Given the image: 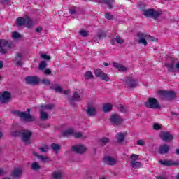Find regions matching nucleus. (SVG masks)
<instances>
[{"mask_svg":"<svg viewBox=\"0 0 179 179\" xmlns=\"http://www.w3.org/2000/svg\"><path fill=\"white\" fill-rule=\"evenodd\" d=\"M115 0H103L101 3H106L108 8V9L113 8V4L114 3Z\"/></svg>","mask_w":179,"mask_h":179,"instance_id":"473e14b6","label":"nucleus"},{"mask_svg":"<svg viewBox=\"0 0 179 179\" xmlns=\"http://www.w3.org/2000/svg\"><path fill=\"white\" fill-rule=\"evenodd\" d=\"M137 145L138 146H144V145H145V141H143V139L138 140Z\"/></svg>","mask_w":179,"mask_h":179,"instance_id":"8fccbe9b","label":"nucleus"},{"mask_svg":"<svg viewBox=\"0 0 179 179\" xmlns=\"http://www.w3.org/2000/svg\"><path fill=\"white\" fill-rule=\"evenodd\" d=\"M113 108V105L111 103H105L103 107L104 113H110Z\"/></svg>","mask_w":179,"mask_h":179,"instance_id":"c756f323","label":"nucleus"},{"mask_svg":"<svg viewBox=\"0 0 179 179\" xmlns=\"http://www.w3.org/2000/svg\"><path fill=\"white\" fill-rule=\"evenodd\" d=\"M62 136L64 138H68V136H73V138L86 139V136H83L80 132H76L73 131L72 129H69L68 130H65L62 133Z\"/></svg>","mask_w":179,"mask_h":179,"instance_id":"7ed1b4c3","label":"nucleus"},{"mask_svg":"<svg viewBox=\"0 0 179 179\" xmlns=\"http://www.w3.org/2000/svg\"><path fill=\"white\" fill-rule=\"evenodd\" d=\"M94 74L96 76H97V78H100L101 80H106V82H108V80H110L108 76H107V74L104 73V72L100 69H96L94 71Z\"/></svg>","mask_w":179,"mask_h":179,"instance_id":"f8f14e48","label":"nucleus"},{"mask_svg":"<svg viewBox=\"0 0 179 179\" xmlns=\"http://www.w3.org/2000/svg\"><path fill=\"white\" fill-rule=\"evenodd\" d=\"M14 62L17 66H22L23 65V53L17 52L15 55Z\"/></svg>","mask_w":179,"mask_h":179,"instance_id":"dca6fc26","label":"nucleus"},{"mask_svg":"<svg viewBox=\"0 0 179 179\" xmlns=\"http://www.w3.org/2000/svg\"><path fill=\"white\" fill-rule=\"evenodd\" d=\"M105 17H106V19H108V20H113V19H114V16H113L110 13H106Z\"/></svg>","mask_w":179,"mask_h":179,"instance_id":"09e8293b","label":"nucleus"},{"mask_svg":"<svg viewBox=\"0 0 179 179\" xmlns=\"http://www.w3.org/2000/svg\"><path fill=\"white\" fill-rule=\"evenodd\" d=\"M80 100H82V99L79 94V91L74 92L72 97L69 99L71 106H75V101H80Z\"/></svg>","mask_w":179,"mask_h":179,"instance_id":"2eb2a0df","label":"nucleus"},{"mask_svg":"<svg viewBox=\"0 0 179 179\" xmlns=\"http://www.w3.org/2000/svg\"><path fill=\"white\" fill-rule=\"evenodd\" d=\"M159 163L162 166H179L178 161H171L167 159H161L159 161Z\"/></svg>","mask_w":179,"mask_h":179,"instance_id":"f3484780","label":"nucleus"},{"mask_svg":"<svg viewBox=\"0 0 179 179\" xmlns=\"http://www.w3.org/2000/svg\"><path fill=\"white\" fill-rule=\"evenodd\" d=\"M35 155L38 157V159L41 160V162H47V160L48 159V158H47V157L43 156V155H38V154H35Z\"/></svg>","mask_w":179,"mask_h":179,"instance_id":"a18cd8bd","label":"nucleus"},{"mask_svg":"<svg viewBox=\"0 0 179 179\" xmlns=\"http://www.w3.org/2000/svg\"><path fill=\"white\" fill-rule=\"evenodd\" d=\"M113 66L114 68H116V69H118L120 72H127V71H128L127 67L122 66V64H120V63L114 62Z\"/></svg>","mask_w":179,"mask_h":179,"instance_id":"bb28decb","label":"nucleus"},{"mask_svg":"<svg viewBox=\"0 0 179 179\" xmlns=\"http://www.w3.org/2000/svg\"><path fill=\"white\" fill-rule=\"evenodd\" d=\"M50 89L52 90H55L56 93H61L62 92V87L59 86L58 84H53L50 86Z\"/></svg>","mask_w":179,"mask_h":179,"instance_id":"cd10ccee","label":"nucleus"},{"mask_svg":"<svg viewBox=\"0 0 179 179\" xmlns=\"http://www.w3.org/2000/svg\"><path fill=\"white\" fill-rule=\"evenodd\" d=\"M39 55L42 59H45L46 61H50V59H51V57L50 55H48L46 53H43V52H40Z\"/></svg>","mask_w":179,"mask_h":179,"instance_id":"c9c22d12","label":"nucleus"},{"mask_svg":"<svg viewBox=\"0 0 179 179\" xmlns=\"http://www.w3.org/2000/svg\"><path fill=\"white\" fill-rule=\"evenodd\" d=\"M25 82L27 85L36 86V85H38L40 79L37 76H30L25 78Z\"/></svg>","mask_w":179,"mask_h":179,"instance_id":"9d476101","label":"nucleus"},{"mask_svg":"<svg viewBox=\"0 0 179 179\" xmlns=\"http://www.w3.org/2000/svg\"><path fill=\"white\" fill-rule=\"evenodd\" d=\"M169 150H170V146L167 144H164L159 146V153H160V155H166V153L169 152Z\"/></svg>","mask_w":179,"mask_h":179,"instance_id":"b1692460","label":"nucleus"},{"mask_svg":"<svg viewBox=\"0 0 179 179\" xmlns=\"http://www.w3.org/2000/svg\"><path fill=\"white\" fill-rule=\"evenodd\" d=\"M41 83H43V85H50V81L48 79H43L41 80Z\"/></svg>","mask_w":179,"mask_h":179,"instance_id":"603ef678","label":"nucleus"},{"mask_svg":"<svg viewBox=\"0 0 179 179\" xmlns=\"http://www.w3.org/2000/svg\"><path fill=\"white\" fill-rule=\"evenodd\" d=\"M157 179H167V178L158 176L157 177Z\"/></svg>","mask_w":179,"mask_h":179,"instance_id":"0e129e2a","label":"nucleus"},{"mask_svg":"<svg viewBox=\"0 0 179 179\" xmlns=\"http://www.w3.org/2000/svg\"><path fill=\"white\" fill-rule=\"evenodd\" d=\"M62 93H63V94L68 95L69 94V93H71V90H66L62 91Z\"/></svg>","mask_w":179,"mask_h":179,"instance_id":"5fc2aeb1","label":"nucleus"},{"mask_svg":"<svg viewBox=\"0 0 179 179\" xmlns=\"http://www.w3.org/2000/svg\"><path fill=\"white\" fill-rule=\"evenodd\" d=\"M85 78L87 80H88L89 79H93L94 78L93 73H92L90 71H87L85 73Z\"/></svg>","mask_w":179,"mask_h":179,"instance_id":"58836bf2","label":"nucleus"},{"mask_svg":"<svg viewBox=\"0 0 179 179\" xmlns=\"http://www.w3.org/2000/svg\"><path fill=\"white\" fill-rule=\"evenodd\" d=\"M39 150L42 152V153H47L48 152V145H44L43 147H41L39 148Z\"/></svg>","mask_w":179,"mask_h":179,"instance_id":"49530a36","label":"nucleus"},{"mask_svg":"<svg viewBox=\"0 0 179 179\" xmlns=\"http://www.w3.org/2000/svg\"><path fill=\"white\" fill-rule=\"evenodd\" d=\"M145 33H142V32H138L137 33V36L139 37V40H138V43H139V44H143V45H148V41L146 38L145 37Z\"/></svg>","mask_w":179,"mask_h":179,"instance_id":"aec40b11","label":"nucleus"},{"mask_svg":"<svg viewBox=\"0 0 179 179\" xmlns=\"http://www.w3.org/2000/svg\"><path fill=\"white\" fill-rule=\"evenodd\" d=\"M86 113L89 117H94L97 114V109L94 107L89 106L86 110Z\"/></svg>","mask_w":179,"mask_h":179,"instance_id":"393cba45","label":"nucleus"},{"mask_svg":"<svg viewBox=\"0 0 179 179\" xmlns=\"http://www.w3.org/2000/svg\"><path fill=\"white\" fill-rule=\"evenodd\" d=\"M159 137L161 139H162V141H164V142H171V141L174 139L173 134L168 131H161L159 134Z\"/></svg>","mask_w":179,"mask_h":179,"instance_id":"9b49d317","label":"nucleus"},{"mask_svg":"<svg viewBox=\"0 0 179 179\" xmlns=\"http://www.w3.org/2000/svg\"><path fill=\"white\" fill-rule=\"evenodd\" d=\"M118 110H120L121 111V113H126L127 111H128V108H127L126 106H124L122 105H119L117 106Z\"/></svg>","mask_w":179,"mask_h":179,"instance_id":"79ce46f5","label":"nucleus"},{"mask_svg":"<svg viewBox=\"0 0 179 179\" xmlns=\"http://www.w3.org/2000/svg\"><path fill=\"white\" fill-rule=\"evenodd\" d=\"M144 37L146 38V40L148 41H157V39H155V38H153V36H151L150 35H148L146 34H145Z\"/></svg>","mask_w":179,"mask_h":179,"instance_id":"c03bdc74","label":"nucleus"},{"mask_svg":"<svg viewBox=\"0 0 179 179\" xmlns=\"http://www.w3.org/2000/svg\"><path fill=\"white\" fill-rule=\"evenodd\" d=\"M78 33L82 37H87L89 36V32L86 30H80Z\"/></svg>","mask_w":179,"mask_h":179,"instance_id":"a19ab883","label":"nucleus"},{"mask_svg":"<svg viewBox=\"0 0 179 179\" xmlns=\"http://www.w3.org/2000/svg\"><path fill=\"white\" fill-rule=\"evenodd\" d=\"M176 154L179 155V148L176 150Z\"/></svg>","mask_w":179,"mask_h":179,"instance_id":"680f3d73","label":"nucleus"},{"mask_svg":"<svg viewBox=\"0 0 179 179\" xmlns=\"http://www.w3.org/2000/svg\"><path fill=\"white\" fill-rule=\"evenodd\" d=\"M42 31L43 28H41V27H37L36 29V33H41Z\"/></svg>","mask_w":179,"mask_h":179,"instance_id":"6e6d98bb","label":"nucleus"},{"mask_svg":"<svg viewBox=\"0 0 179 179\" xmlns=\"http://www.w3.org/2000/svg\"><path fill=\"white\" fill-rule=\"evenodd\" d=\"M72 150H73V152H76V153L82 154L86 152V147H85V145H76L72 147Z\"/></svg>","mask_w":179,"mask_h":179,"instance_id":"a211bd4d","label":"nucleus"},{"mask_svg":"<svg viewBox=\"0 0 179 179\" xmlns=\"http://www.w3.org/2000/svg\"><path fill=\"white\" fill-rule=\"evenodd\" d=\"M176 179H179V173L176 176Z\"/></svg>","mask_w":179,"mask_h":179,"instance_id":"774afa93","label":"nucleus"},{"mask_svg":"<svg viewBox=\"0 0 179 179\" xmlns=\"http://www.w3.org/2000/svg\"><path fill=\"white\" fill-rule=\"evenodd\" d=\"M69 13H70V15H75V13H76V12L75 11V10L71 9L69 10Z\"/></svg>","mask_w":179,"mask_h":179,"instance_id":"4d7b16f0","label":"nucleus"},{"mask_svg":"<svg viewBox=\"0 0 179 179\" xmlns=\"http://www.w3.org/2000/svg\"><path fill=\"white\" fill-rule=\"evenodd\" d=\"M110 122L113 125L118 127L122 124V117L117 114H113L110 117Z\"/></svg>","mask_w":179,"mask_h":179,"instance_id":"0eeeda50","label":"nucleus"},{"mask_svg":"<svg viewBox=\"0 0 179 179\" xmlns=\"http://www.w3.org/2000/svg\"><path fill=\"white\" fill-rule=\"evenodd\" d=\"M125 84H126V87H130V89H134L138 86V81L136 80L131 78H128L125 80Z\"/></svg>","mask_w":179,"mask_h":179,"instance_id":"ddd939ff","label":"nucleus"},{"mask_svg":"<svg viewBox=\"0 0 179 179\" xmlns=\"http://www.w3.org/2000/svg\"><path fill=\"white\" fill-rule=\"evenodd\" d=\"M98 37L99 38H103V37H104V35L99 34Z\"/></svg>","mask_w":179,"mask_h":179,"instance_id":"e2e57ef3","label":"nucleus"},{"mask_svg":"<svg viewBox=\"0 0 179 179\" xmlns=\"http://www.w3.org/2000/svg\"><path fill=\"white\" fill-rule=\"evenodd\" d=\"M38 68L41 71H43V69H45V68H47V62L45 61H42L39 64V67Z\"/></svg>","mask_w":179,"mask_h":179,"instance_id":"ea45409f","label":"nucleus"},{"mask_svg":"<svg viewBox=\"0 0 179 179\" xmlns=\"http://www.w3.org/2000/svg\"><path fill=\"white\" fill-rule=\"evenodd\" d=\"M51 148L55 153H58V151L61 150V145L57 143H52Z\"/></svg>","mask_w":179,"mask_h":179,"instance_id":"72a5a7b5","label":"nucleus"},{"mask_svg":"<svg viewBox=\"0 0 179 179\" xmlns=\"http://www.w3.org/2000/svg\"><path fill=\"white\" fill-rule=\"evenodd\" d=\"M153 129L155 131H160L162 129V124L159 123H154L153 124Z\"/></svg>","mask_w":179,"mask_h":179,"instance_id":"37998d69","label":"nucleus"},{"mask_svg":"<svg viewBox=\"0 0 179 179\" xmlns=\"http://www.w3.org/2000/svg\"><path fill=\"white\" fill-rule=\"evenodd\" d=\"M143 15L146 17H152V19H157V17L160 16V13L155 10L150 9L144 11Z\"/></svg>","mask_w":179,"mask_h":179,"instance_id":"1a4fd4ad","label":"nucleus"},{"mask_svg":"<svg viewBox=\"0 0 179 179\" xmlns=\"http://www.w3.org/2000/svg\"><path fill=\"white\" fill-rule=\"evenodd\" d=\"M22 173H23V171L22 170V169L15 168L11 172V176L13 178H19L22 177Z\"/></svg>","mask_w":179,"mask_h":179,"instance_id":"412c9836","label":"nucleus"},{"mask_svg":"<svg viewBox=\"0 0 179 179\" xmlns=\"http://www.w3.org/2000/svg\"><path fill=\"white\" fill-rule=\"evenodd\" d=\"M12 42L5 39H0V54L5 55L8 54L6 48H12Z\"/></svg>","mask_w":179,"mask_h":179,"instance_id":"39448f33","label":"nucleus"},{"mask_svg":"<svg viewBox=\"0 0 179 179\" xmlns=\"http://www.w3.org/2000/svg\"><path fill=\"white\" fill-rule=\"evenodd\" d=\"M103 162L106 164H108V166H115V164H117V159L110 156L105 157L103 158Z\"/></svg>","mask_w":179,"mask_h":179,"instance_id":"6ab92c4d","label":"nucleus"},{"mask_svg":"<svg viewBox=\"0 0 179 179\" xmlns=\"http://www.w3.org/2000/svg\"><path fill=\"white\" fill-rule=\"evenodd\" d=\"M52 179H62V171L57 169L54 171L51 175Z\"/></svg>","mask_w":179,"mask_h":179,"instance_id":"4be33fe9","label":"nucleus"},{"mask_svg":"<svg viewBox=\"0 0 179 179\" xmlns=\"http://www.w3.org/2000/svg\"><path fill=\"white\" fill-rule=\"evenodd\" d=\"M175 68H176V69H178V71H179V62L177 63V64L175 65Z\"/></svg>","mask_w":179,"mask_h":179,"instance_id":"13d9d810","label":"nucleus"},{"mask_svg":"<svg viewBox=\"0 0 179 179\" xmlns=\"http://www.w3.org/2000/svg\"><path fill=\"white\" fill-rule=\"evenodd\" d=\"M3 174V169H0V176Z\"/></svg>","mask_w":179,"mask_h":179,"instance_id":"052dcab7","label":"nucleus"},{"mask_svg":"<svg viewBox=\"0 0 179 179\" xmlns=\"http://www.w3.org/2000/svg\"><path fill=\"white\" fill-rule=\"evenodd\" d=\"M131 166L134 169H139L140 167H142V163H141V162H136L135 160H132L131 162Z\"/></svg>","mask_w":179,"mask_h":179,"instance_id":"2f4dec72","label":"nucleus"},{"mask_svg":"<svg viewBox=\"0 0 179 179\" xmlns=\"http://www.w3.org/2000/svg\"><path fill=\"white\" fill-rule=\"evenodd\" d=\"M31 135L32 133L30 130H22L13 133V136H21L25 145H30V138H31Z\"/></svg>","mask_w":179,"mask_h":179,"instance_id":"f257e3e1","label":"nucleus"},{"mask_svg":"<svg viewBox=\"0 0 179 179\" xmlns=\"http://www.w3.org/2000/svg\"><path fill=\"white\" fill-rule=\"evenodd\" d=\"M159 94L166 100H173V99H176V94L173 91H159Z\"/></svg>","mask_w":179,"mask_h":179,"instance_id":"6e6552de","label":"nucleus"},{"mask_svg":"<svg viewBox=\"0 0 179 179\" xmlns=\"http://www.w3.org/2000/svg\"><path fill=\"white\" fill-rule=\"evenodd\" d=\"M126 136H127V133H122V132H118L115 135V138L118 143H123L124 139H125Z\"/></svg>","mask_w":179,"mask_h":179,"instance_id":"5701e85b","label":"nucleus"},{"mask_svg":"<svg viewBox=\"0 0 179 179\" xmlns=\"http://www.w3.org/2000/svg\"><path fill=\"white\" fill-rule=\"evenodd\" d=\"M99 142L101 143V145H106L108 143V142H110V140L107 137H103L99 140Z\"/></svg>","mask_w":179,"mask_h":179,"instance_id":"4c0bfd02","label":"nucleus"},{"mask_svg":"<svg viewBox=\"0 0 179 179\" xmlns=\"http://www.w3.org/2000/svg\"><path fill=\"white\" fill-rule=\"evenodd\" d=\"M103 65H104V66H108V63L104 62V63H103Z\"/></svg>","mask_w":179,"mask_h":179,"instance_id":"69168bd1","label":"nucleus"},{"mask_svg":"<svg viewBox=\"0 0 179 179\" xmlns=\"http://www.w3.org/2000/svg\"><path fill=\"white\" fill-rule=\"evenodd\" d=\"M31 169L32 170H35V171L40 170L41 169L40 164H38V162H33L31 164Z\"/></svg>","mask_w":179,"mask_h":179,"instance_id":"e433bc0d","label":"nucleus"},{"mask_svg":"<svg viewBox=\"0 0 179 179\" xmlns=\"http://www.w3.org/2000/svg\"><path fill=\"white\" fill-rule=\"evenodd\" d=\"M145 107L148 108H152L153 110H157L160 108V105L159 104V101L155 98H148L147 101L145 103Z\"/></svg>","mask_w":179,"mask_h":179,"instance_id":"423d86ee","label":"nucleus"},{"mask_svg":"<svg viewBox=\"0 0 179 179\" xmlns=\"http://www.w3.org/2000/svg\"><path fill=\"white\" fill-rule=\"evenodd\" d=\"M24 26H25V27H27V29H31V27H33V20H31L30 17H27V20Z\"/></svg>","mask_w":179,"mask_h":179,"instance_id":"c85d7f7f","label":"nucleus"},{"mask_svg":"<svg viewBox=\"0 0 179 179\" xmlns=\"http://www.w3.org/2000/svg\"><path fill=\"white\" fill-rule=\"evenodd\" d=\"M52 108H54V105L52 104L41 105L40 112L41 120H48V113H47V111H50Z\"/></svg>","mask_w":179,"mask_h":179,"instance_id":"20e7f679","label":"nucleus"},{"mask_svg":"<svg viewBox=\"0 0 179 179\" xmlns=\"http://www.w3.org/2000/svg\"><path fill=\"white\" fill-rule=\"evenodd\" d=\"M2 136H3L2 131H0V139L2 138Z\"/></svg>","mask_w":179,"mask_h":179,"instance_id":"338daca9","label":"nucleus"},{"mask_svg":"<svg viewBox=\"0 0 179 179\" xmlns=\"http://www.w3.org/2000/svg\"><path fill=\"white\" fill-rule=\"evenodd\" d=\"M27 17H20L16 19V24L19 27L24 26Z\"/></svg>","mask_w":179,"mask_h":179,"instance_id":"a878e982","label":"nucleus"},{"mask_svg":"<svg viewBox=\"0 0 179 179\" xmlns=\"http://www.w3.org/2000/svg\"><path fill=\"white\" fill-rule=\"evenodd\" d=\"M115 41L116 43H117V44H124V42L122 38H121L120 36H116L115 40L113 39L111 41L112 45H113V44L115 43Z\"/></svg>","mask_w":179,"mask_h":179,"instance_id":"7c9ffc66","label":"nucleus"},{"mask_svg":"<svg viewBox=\"0 0 179 179\" xmlns=\"http://www.w3.org/2000/svg\"><path fill=\"white\" fill-rule=\"evenodd\" d=\"M10 92L6 91L2 94H0V101L1 103H9V100H10Z\"/></svg>","mask_w":179,"mask_h":179,"instance_id":"4468645a","label":"nucleus"},{"mask_svg":"<svg viewBox=\"0 0 179 179\" xmlns=\"http://www.w3.org/2000/svg\"><path fill=\"white\" fill-rule=\"evenodd\" d=\"M28 113L26 112H20L19 110L13 111V115L16 117H20L24 121H27V122H33L36 121V117L34 116H31L30 115V109H27Z\"/></svg>","mask_w":179,"mask_h":179,"instance_id":"f03ea898","label":"nucleus"},{"mask_svg":"<svg viewBox=\"0 0 179 179\" xmlns=\"http://www.w3.org/2000/svg\"><path fill=\"white\" fill-rule=\"evenodd\" d=\"M44 73L45 75H51V70H50V69H46L44 71Z\"/></svg>","mask_w":179,"mask_h":179,"instance_id":"864d4df0","label":"nucleus"},{"mask_svg":"<svg viewBox=\"0 0 179 179\" xmlns=\"http://www.w3.org/2000/svg\"><path fill=\"white\" fill-rule=\"evenodd\" d=\"M12 38H14V40H16L17 38H20V34H19V32H13Z\"/></svg>","mask_w":179,"mask_h":179,"instance_id":"de8ad7c7","label":"nucleus"},{"mask_svg":"<svg viewBox=\"0 0 179 179\" xmlns=\"http://www.w3.org/2000/svg\"><path fill=\"white\" fill-rule=\"evenodd\" d=\"M165 66L170 72H174V68H176V66H174V63L173 62H171V64L166 63Z\"/></svg>","mask_w":179,"mask_h":179,"instance_id":"f704fd0d","label":"nucleus"},{"mask_svg":"<svg viewBox=\"0 0 179 179\" xmlns=\"http://www.w3.org/2000/svg\"><path fill=\"white\" fill-rule=\"evenodd\" d=\"M1 68H3V62H0V69Z\"/></svg>","mask_w":179,"mask_h":179,"instance_id":"bf43d9fd","label":"nucleus"},{"mask_svg":"<svg viewBox=\"0 0 179 179\" xmlns=\"http://www.w3.org/2000/svg\"><path fill=\"white\" fill-rule=\"evenodd\" d=\"M131 159H132V160H134L135 162H136V160H139V156H138L136 154H132L131 156Z\"/></svg>","mask_w":179,"mask_h":179,"instance_id":"3c124183","label":"nucleus"}]
</instances>
